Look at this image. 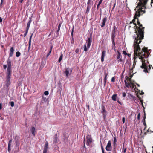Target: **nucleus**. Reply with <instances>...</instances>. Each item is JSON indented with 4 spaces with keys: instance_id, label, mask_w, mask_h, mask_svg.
I'll use <instances>...</instances> for the list:
<instances>
[{
    "instance_id": "34",
    "label": "nucleus",
    "mask_w": 153,
    "mask_h": 153,
    "mask_svg": "<svg viewBox=\"0 0 153 153\" xmlns=\"http://www.w3.org/2000/svg\"><path fill=\"white\" fill-rule=\"evenodd\" d=\"M137 97L140 100V101L141 102V103L143 104V100L141 99V98L140 97H139L138 96H137Z\"/></svg>"
},
{
    "instance_id": "31",
    "label": "nucleus",
    "mask_w": 153,
    "mask_h": 153,
    "mask_svg": "<svg viewBox=\"0 0 153 153\" xmlns=\"http://www.w3.org/2000/svg\"><path fill=\"white\" fill-rule=\"evenodd\" d=\"M101 147L102 153H105L104 148H103L102 145L101 143Z\"/></svg>"
},
{
    "instance_id": "35",
    "label": "nucleus",
    "mask_w": 153,
    "mask_h": 153,
    "mask_svg": "<svg viewBox=\"0 0 153 153\" xmlns=\"http://www.w3.org/2000/svg\"><path fill=\"white\" fill-rule=\"evenodd\" d=\"M88 48H87L86 45H84V50L85 51H86L87 50Z\"/></svg>"
},
{
    "instance_id": "8",
    "label": "nucleus",
    "mask_w": 153,
    "mask_h": 153,
    "mask_svg": "<svg viewBox=\"0 0 153 153\" xmlns=\"http://www.w3.org/2000/svg\"><path fill=\"white\" fill-rule=\"evenodd\" d=\"M101 108L102 111H101V112L103 115V117L105 118L106 117V108L105 106L103 105H102Z\"/></svg>"
},
{
    "instance_id": "12",
    "label": "nucleus",
    "mask_w": 153,
    "mask_h": 153,
    "mask_svg": "<svg viewBox=\"0 0 153 153\" xmlns=\"http://www.w3.org/2000/svg\"><path fill=\"white\" fill-rule=\"evenodd\" d=\"M53 144H56V143L58 142L59 139L58 138L57 135L56 134L53 136Z\"/></svg>"
},
{
    "instance_id": "36",
    "label": "nucleus",
    "mask_w": 153,
    "mask_h": 153,
    "mask_svg": "<svg viewBox=\"0 0 153 153\" xmlns=\"http://www.w3.org/2000/svg\"><path fill=\"white\" fill-rule=\"evenodd\" d=\"M140 113H139L137 116V119L138 120H140Z\"/></svg>"
},
{
    "instance_id": "25",
    "label": "nucleus",
    "mask_w": 153,
    "mask_h": 153,
    "mask_svg": "<svg viewBox=\"0 0 153 153\" xmlns=\"http://www.w3.org/2000/svg\"><path fill=\"white\" fill-rule=\"evenodd\" d=\"M102 1H103V0H100L98 4L97 5V10L98 9L99 6L102 3Z\"/></svg>"
},
{
    "instance_id": "61",
    "label": "nucleus",
    "mask_w": 153,
    "mask_h": 153,
    "mask_svg": "<svg viewBox=\"0 0 153 153\" xmlns=\"http://www.w3.org/2000/svg\"><path fill=\"white\" fill-rule=\"evenodd\" d=\"M2 19L1 17H0V22L1 23L2 22Z\"/></svg>"
},
{
    "instance_id": "26",
    "label": "nucleus",
    "mask_w": 153,
    "mask_h": 153,
    "mask_svg": "<svg viewBox=\"0 0 153 153\" xmlns=\"http://www.w3.org/2000/svg\"><path fill=\"white\" fill-rule=\"evenodd\" d=\"M104 86H105V85H106V82L107 81V77H105L104 78Z\"/></svg>"
},
{
    "instance_id": "46",
    "label": "nucleus",
    "mask_w": 153,
    "mask_h": 153,
    "mask_svg": "<svg viewBox=\"0 0 153 153\" xmlns=\"http://www.w3.org/2000/svg\"><path fill=\"white\" fill-rule=\"evenodd\" d=\"M51 51H49V52L48 53L47 55V57H48L49 56V55L51 54Z\"/></svg>"
},
{
    "instance_id": "56",
    "label": "nucleus",
    "mask_w": 153,
    "mask_h": 153,
    "mask_svg": "<svg viewBox=\"0 0 153 153\" xmlns=\"http://www.w3.org/2000/svg\"><path fill=\"white\" fill-rule=\"evenodd\" d=\"M134 74H133L132 75H130V76L129 77L131 79L133 76V75H134Z\"/></svg>"
},
{
    "instance_id": "50",
    "label": "nucleus",
    "mask_w": 153,
    "mask_h": 153,
    "mask_svg": "<svg viewBox=\"0 0 153 153\" xmlns=\"http://www.w3.org/2000/svg\"><path fill=\"white\" fill-rule=\"evenodd\" d=\"M122 95L123 97H125L126 96V93L123 92L122 93Z\"/></svg>"
},
{
    "instance_id": "37",
    "label": "nucleus",
    "mask_w": 153,
    "mask_h": 153,
    "mask_svg": "<svg viewBox=\"0 0 153 153\" xmlns=\"http://www.w3.org/2000/svg\"><path fill=\"white\" fill-rule=\"evenodd\" d=\"M111 81V82H114L115 81V78L114 76L112 77Z\"/></svg>"
},
{
    "instance_id": "64",
    "label": "nucleus",
    "mask_w": 153,
    "mask_h": 153,
    "mask_svg": "<svg viewBox=\"0 0 153 153\" xmlns=\"http://www.w3.org/2000/svg\"><path fill=\"white\" fill-rule=\"evenodd\" d=\"M113 144L114 146H115L116 145V142H113Z\"/></svg>"
},
{
    "instance_id": "57",
    "label": "nucleus",
    "mask_w": 153,
    "mask_h": 153,
    "mask_svg": "<svg viewBox=\"0 0 153 153\" xmlns=\"http://www.w3.org/2000/svg\"><path fill=\"white\" fill-rule=\"evenodd\" d=\"M4 68V69H6L7 68V65H4L3 66Z\"/></svg>"
},
{
    "instance_id": "63",
    "label": "nucleus",
    "mask_w": 153,
    "mask_h": 153,
    "mask_svg": "<svg viewBox=\"0 0 153 153\" xmlns=\"http://www.w3.org/2000/svg\"><path fill=\"white\" fill-rule=\"evenodd\" d=\"M24 0H19V2L21 3H22V2Z\"/></svg>"
},
{
    "instance_id": "43",
    "label": "nucleus",
    "mask_w": 153,
    "mask_h": 153,
    "mask_svg": "<svg viewBox=\"0 0 153 153\" xmlns=\"http://www.w3.org/2000/svg\"><path fill=\"white\" fill-rule=\"evenodd\" d=\"M126 148H123V153H126Z\"/></svg>"
},
{
    "instance_id": "19",
    "label": "nucleus",
    "mask_w": 153,
    "mask_h": 153,
    "mask_svg": "<svg viewBox=\"0 0 153 153\" xmlns=\"http://www.w3.org/2000/svg\"><path fill=\"white\" fill-rule=\"evenodd\" d=\"M117 96V95L116 94H114L112 96V99L114 101H116Z\"/></svg>"
},
{
    "instance_id": "48",
    "label": "nucleus",
    "mask_w": 153,
    "mask_h": 153,
    "mask_svg": "<svg viewBox=\"0 0 153 153\" xmlns=\"http://www.w3.org/2000/svg\"><path fill=\"white\" fill-rule=\"evenodd\" d=\"M132 70H133V69H130V71L129 72V74L130 75H131V73H132L133 72Z\"/></svg>"
},
{
    "instance_id": "7",
    "label": "nucleus",
    "mask_w": 153,
    "mask_h": 153,
    "mask_svg": "<svg viewBox=\"0 0 153 153\" xmlns=\"http://www.w3.org/2000/svg\"><path fill=\"white\" fill-rule=\"evenodd\" d=\"M87 43V47L88 48H89L92 43V37L90 36L86 42Z\"/></svg>"
},
{
    "instance_id": "38",
    "label": "nucleus",
    "mask_w": 153,
    "mask_h": 153,
    "mask_svg": "<svg viewBox=\"0 0 153 153\" xmlns=\"http://www.w3.org/2000/svg\"><path fill=\"white\" fill-rule=\"evenodd\" d=\"M10 105L12 107H13L14 105V103L12 101L10 102Z\"/></svg>"
},
{
    "instance_id": "4",
    "label": "nucleus",
    "mask_w": 153,
    "mask_h": 153,
    "mask_svg": "<svg viewBox=\"0 0 153 153\" xmlns=\"http://www.w3.org/2000/svg\"><path fill=\"white\" fill-rule=\"evenodd\" d=\"M11 75V73H9L7 72L6 76V86L7 87H8L11 84L10 78Z\"/></svg>"
},
{
    "instance_id": "24",
    "label": "nucleus",
    "mask_w": 153,
    "mask_h": 153,
    "mask_svg": "<svg viewBox=\"0 0 153 153\" xmlns=\"http://www.w3.org/2000/svg\"><path fill=\"white\" fill-rule=\"evenodd\" d=\"M130 98L131 99V100H136V97L133 95L130 94Z\"/></svg>"
},
{
    "instance_id": "33",
    "label": "nucleus",
    "mask_w": 153,
    "mask_h": 153,
    "mask_svg": "<svg viewBox=\"0 0 153 153\" xmlns=\"http://www.w3.org/2000/svg\"><path fill=\"white\" fill-rule=\"evenodd\" d=\"M28 30H26V32H25V34H24L23 35V36L24 37H25L26 35H27V33L28 32Z\"/></svg>"
},
{
    "instance_id": "2",
    "label": "nucleus",
    "mask_w": 153,
    "mask_h": 153,
    "mask_svg": "<svg viewBox=\"0 0 153 153\" xmlns=\"http://www.w3.org/2000/svg\"><path fill=\"white\" fill-rule=\"evenodd\" d=\"M148 0H139V3L136 6V10L134 16V18L132 20V21L130 22L129 24L133 23L135 25L134 27L136 26V23L135 22V20H137L138 17H139L141 15L145 13V9L146 8V5L147 4Z\"/></svg>"
},
{
    "instance_id": "58",
    "label": "nucleus",
    "mask_w": 153,
    "mask_h": 153,
    "mask_svg": "<svg viewBox=\"0 0 153 153\" xmlns=\"http://www.w3.org/2000/svg\"><path fill=\"white\" fill-rule=\"evenodd\" d=\"M114 142H117V139L115 137H114Z\"/></svg>"
},
{
    "instance_id": "45",
    "label": "nucleus",
    "mask_w": 153,
    "mask_h": 153,
    "mask_svg": "<svg viewBox=\"0 0 153 153\" xmlns=\"http://www.w3.org/2000/svg\"><path fill=\"white\" fill-rule=\"evenodd\" d=\"M126 80L128 81L129 82L131 81V79H130V78H129V77H126Z\"/></svg>"
},
{
    "instance_id": "1",
    "label": "nucleus",
    "mask_w": 153,
    "mask_h": 153,
    "mask_svg": "<svg viewBox=\"0 0 153 153\" xmlns=\"http://www.w3.org/2000/svg\"><path fill=\"white\" fill-rule=\"evenodd\" d=\"M150 54L147 47H144L141 50L139 45H134V55L136 56H139V59L141 60L142 65L141 68H144L143 71L149 72L148 66L146 65L145 58H147Z\"/></svg>"
},
{
    "instance_id": "27",
    "label": "nucleus",
    "mask_w": 153,
    "mask_h": 153,
    "mask_svg": "<svg viewBox=\"0 0 153 153\" xmlns=\"http://www.w3.org/2000/svg\"><path fill=\"white\" fill-rule=\"evenodd\" d=\"M116 28L115 26L114 27V29L113 30L112 32V34L115 35L116 34V31L115 29Z\"/></svg>"
},
{
    "instance_id": "32",
    "label": "nucleus",
    "mask_w": 153,
    "mask_h": 153,
    "mask_svg": "<svg viewBox=\"0 0 153 153\" xmlns=\"http://www.w3.org/2000/svg\"><path fill=\"white\" fill-rule=\"evenodd\" d=\"M149 132H151V130H150L149 128L148 129V130L146 131V132L144 133L145 135H147L148 133Z\"/></svg>"
},
{
    "instance_id": "44",
    "label": "nucleus",
    "mask_w": 153,
    "mask_h": 153,
    "mask_svg": "<svg viewBox=\"0 0 153 153\" xmlns=\"http://www.w3.org/2000/svg\"><path fill=\"white\" fill-rule=\"evenodd\" d=\"M44 94L45 95H48L49 94V93H48V91H45L44 92Z\"/></svg>"
},
{
    "instance_id": "9",
    "label": "nucleus",
    "mask_w": 153,
    "mask_h": 153,
    "mask_svg": "<svg viewBox=\"0 0 153 153\" xmlns=\"http://www.w3.org/2000/svg\"><path fill=\"white\" fill-rule=\"evenodd\" d=\"M118 54L117 56V61L119 62H122L123 61L122 59V57L120 54V53L119 52V51H117Z\"/></svg>"
},
{
    "instance_id": "13",
    "label": "nucleus",
    "mask_w": 153,
    "mask_h": 153,
    "mask_svg": "<svg viewBox=\"0 0 153 153\" xmlns=\"http://www.w3.org/2000/svg\"><path fill=\"white\" fill-rule=\"evenodd\" d=\"M87 139V145H89L92 142V139L90 137H88Z\"/></svg>"
},
{
    "instance_id": "16",
    "label": "nucleus",
    "mask_w": 153,
    "mask_h": 153,
    "mask_svg": "<svg viewBox=\"0 0 153 153\" xmlns=\"http://www.w3.org/2000/svg\"><path fill=\"white\" fill-rule=\"evenodd\" d=\"M35 130L36 129L34 126H32L31 127L30 131L32 134L34 136L35 135Z\"/></svg>"
},
{
    "instance_id": "55",
    "label": "nucleus",
    "mask_w": 153,
    "mask_h": 153,
    "mask_svg": "<svg viewBox=\"0 0 153 153\" xmlns=\"http://www.w3.org/2000/svg\"><path fill=\"white\" fill-rule=\"evenodd\" d=\"M117 102L119 103L120 104V105H122V103L120 102V101L119 100H117Z\"/></svg>"
},
{
    "instance_id": "11",
    "label": "nucleus",
    "mask_w": 153,
    "mask_h": 153,
    "mask_svg": "<svg viewBox=\"0 0 153 153\" xmlns=\"http://www.w3.org/2000/svg\"><path fill=\"white\" fill-rule=\"evenodd\" d=\"M106 55V51L105 50L102 51L101 56V61L102 62H104V58Z\"/></svg>"
},
{
    "instance_id": "53",
    "label": "nucleus",
    "mask_w": 153,
    "mask_h": 153,
    "mask_svg": "<svg viewBox=\"0 0 153 153\" xmlns=\"http://www.w3.org/2000/svg\"><path fill=\"white\" fill-rule=\"evenodd\" d=\"M79 50L78 49H77L76 50L75 52L76 53H78L79 52Z\"/></svg>"
},
{
    "instance_id": "30",
    "label": "nucleus",
    "mask_w": 153,
    "mask_h": 153,
    "mask_svg": "<svg viewBox=\"0 0 153 153\" xmlns=\"http://www.w3.org/2000/svg\"><path fill=\"white\" fill-rule=\"evenodd\" d=\"M144 111V117L142 120V122H143L145 121V119L146 118V114L145 113V111Z\"/></svg>"
},
{
    "instance_id": "23",
    "label": "nucleus",
    "mask_w": 153,
    "mask_h": 153,
    "mask_svg": "<svg viewBox=\"0 0 153 153\" xmlns=\"http://www.w3.org/2000/svg\"><path fill=\"white\" fill-rule=\"evenodd\" d=\"M61 25V23H59V25L58 26V29L57 30L56 32V34H57V35H59V30H60V27Z\"/></svg>"
},
{
    "instance_id": "54",
    "label": "nucleus",
    "mask_w": 153,
    "mask_h": 153,
    "mask_svg": "<svg viewBox=\"0 0 153 153\" xmlns=\"http://www.w3.org/2000/svg\"><path fill=\"white\" fill-rule=\"evenodd\" d=\"M53 48V46L51 45L50 47V51H51V52Z\"/></svg>"
},
{
    "instance_id": "29",
    "label": "nucleus",
    "mask_w": 153,
    "mask_h": 153,
    "mask_svg": "<svg viewBox=\"0 0 153 153\" xmlns=\"http://www.w3.org/2000/svg\"><path fill=\"white\" fill-rule=\"evenodd\" d=\"M20 55H21V53L17 51L16 53V57H19Z\"/></svg>"
},
{
    "instance_id": "3",
    "label": "nucleus",
    "mask_w": 153,
    "mask_h": 153,
    "mask_svg": "<svg viewBox=\"0 0 153 153\" xmlns=\"http://www.w3.org/2000/svg\"><path fill=\"white\" fill-rule=\"evenodd\" d=\"M137 24L139 26L136 25V28L135 33L136 34L137 37L135 38L134 40V45H139V44L142 42L144 37V27H143V25L140 24L138 18L137 21Z\"/></svg>"
},
{
    "instance_id": "62",
    "label": "nucleus",
    "mask_w": 153,
    "mask_h": 153,
    "mask_svg": "<svg viewBox=\"0 0 153 153\" xmlns=\"http://www.w3.org/2000/svg\"><path fill=\"white\" fill-rule=\"evenodd\" d=\"M88 5H88V6H87V11L88 10H89V8L88 7Z\"/></svg>"
},
{
    "instance_id": "14",
    "label": "nucleus",
    "mask_w": 153,
    "mask_h": 153,
    "mask_svg": "<svg viewBox=\"0 0 153 153\" xmlns=\"http://www.w3.org/2000/svg\"><path fill=\"white\" fill-rule=\"evenodd\" d=\"M15 51L13 47L11 48L10 49V53L9 54V56L10 57H12L13 55V54Z\"/></svg>"
},
{
    "instance_id": "10",
    "label": "nucleus",
    "mask_w": 153,
    "mask_h": 153,
    "mask_svg": "<svg viewBox=\"0 0 153 153\" xmlns=\"http://www.w3.org/2000/svg\"><path fill=\"white\" fill-rule=\"evenodd\" d=\"M48 149V142L46 141L45 143V144L43 149V153H47V152Z\"/></svg>"
},
{
    "instance_id": "21",
    "label": "nucleus",
    "mask_w": 153,
    "mask_h": 153,
    "mask_svg": "<svg viewBox=\"0 0 153 153\" xmlns=\"http://www.w3.org/2000/svg\"><path fill=\"white\" fill-rule=\"evenodd\" d=\"M125 82V84L126 87L127 88H129V87L130 86V87H131V86H130V83H129V82H127V81H126V80H125L124 81Z\"/></svg>"
},
{
    "instance_id": "18",
    "label": "nucleus",
    "mask_w": 153,
    "mask_h": 153,
    "mask_svg": "<svg viewBox=\"0 0 153 153\" xmlns=\"http://www.w3.org/2000/svg\"><path fill=\"white\" fill-rule=\"evenodd\" d=\"M32 35H33V34H32L29 38V47H28V51H29V50H30V46L31 45V38H32Z\"/></svg>"
},
{
    "instance_id": "42",
    "label": "nucleus",
    "mask_w": 153,
    "mask_h": 153,
    "mask_svg": "<svg viewBox=\"0 0 153 153\" xmlns=\"http://www.w3.org/2000/svg\"><path fill=\"white\" fill-rule=\"evenodd\" d=\"M115 35L112 34L111 39L112 40H114V38Z\"/></svg>"
},
{
    "instance_id": "59",
    "label": "nucleus",
    "mask_w": 153,
    "mask_h": 153,
    "mask_svg": "<svg viewBox=\"0 0 153 153\" xmlns=\"http://www.w3.org/2000/svg\"><path fill=\"white\" fill-rule=\"evenodd\" d=\"M2 103H0V110H1L2 108Z\"/></svg>"
},
{
    "instance_id": "41",
    "label": "nucleus",
    "mask_w": 153,
    "mask_h": 153,
    "mask_svg": "<svg viewBox=\"0 0 153 153\" xmlns=\"http://www.w3.org/2000/svg\"><path fill=\"white\" fill-rule=\"evenodd\" d=\"M143 124L145 126V127L144 128V130H145L146 128V121H144V122H143Z\"/></svg>"
},
{
    "instance_id": "5",
    "label": "nucleus",
    "mask_w": 153,
    "mask_h": 153,
    "mask_svg": "<svg viewBox=\"0 0 153 153\" xmlns=\"http://www.w3.org/2000/svg\"><path fill=\"white\" fill-rule=\"evenodd\" d=\"M12 61L11 60L9 59V57L8 59L7 64L8 66V67L7 69V72L9 73L11 72V65Z\"/></svg>"
},
{
    "instance_id": "51",
    "label": "nucleus",
    "mask_w": 153,
    "mask_h": 153,
    "mask_svg": "<svg viewBox=\"0 0 153 153\" xmlns=\"http://www.w3.org/2000/svg\"><path fill=\"white\" fill-rule=\"evenodd\" d=\"M92 1V0H88V1L87 2V4L88 5L90 4V2Z\"/></svg>"
},
{
    "instance_id": "20",
    "label": "nucleus",
    "mask_w": 153,
    "mask_h": 153,
    "mask_svg": "<svg viewBox=\"0 0 153 153\" xmlns=\"http://www.w3.org/2000/svg\"><path fill=\"white\" fill-rule=\"evenodd\" d=\"M32 20L31 19H30V20L28 21L27 23V27L26 28V30H29V28L30 27V23L31 22Z\"/></svg>"
},
{
    "instance_id": "47",
    "label": "nucleus",
    "mask_w": 153,
    "mask_h": 153,
    "mask_svg": "<svg viewBox=\"0 0 153 153\" xmlns=\"http://www.w3.org/2000/svg\"><path fill=\"white\" fill-rule=\"evenodd\" d=\"M125 117H123V118H122L123 123H124L125 122Z\"/></svg>"
},
{
    "instance_id": "22",
    "label": "nucleus",
    "mask_w": 153,
    "mask_h": 153,
    "mask_svg": "<svg viewBox=\"0 0 153 153\" xmlns=\"http://www.w3.org/2000/svg\"><path fill=\"white\" fill-rule=\"evenodd\" d=\"M65 74L66 76L67 77H68L69 74V68H68L65 71Z\"/></svg>"
},
{
    "instance_id": "40",
    "label": "nucleus",
    "mask_w": 153,
    "mask_h": 153,
    "mask_svg": "<svg viewBox=\"0 0 153 153\" xmlns=\"http://www.w3.org/2000/svg\"><path fill=\"white\" fill-rule=\"evenodd\" d=\"M123 53L125 55H127L128 56L129 55V54H127L126 52V51H123Z\"/></svg>"
},
{
    "instance_id": "60",
    "label": "nucleus",
    "mask_w": 153,
    "mask_h": 153,
    "mask_svg": "<svg viewBox=\"0 0 153 153\" xmlns=\"http://www.w3.org/2000/svg\"><path fill=\"white\" fill-rule=\"evenodd\" d=\"M84 147H85V137H84Z\"/></svg>"
},
{
    "instance_id": "15",
    "label": "nucleus",
    "mask_w": 153,
    "mask_h": 153,
    "mask_svg": "<svg viewBox=\"0 0 153 153\" xmlns=\"http://www.w3.org/2000/svg\"><path fill=\"white\" fill-rule=\"evenodd\" d=\"M107 19V17H104L103 18V20H102V25H101V27H104L105 25V23L106 22V20Z\"/></svg>"
},
{
    "instance_id": "39",
    "label": "nucleus",
    "mask_w": 153,
    "mask_h": 153,
    "mask_svg": "<svg viewBox=\"0 0 153 153\" xmlns=\"http://www.w3.org/2000/svg\"><path fill=\"white\" fill-rule=\"evenodd\" d=\"M112 46L114 47L115 46L114 40H112Z\"/></svg>"
},
{
    "instance_id": "52",
    "label": "nucleus",
    "mask_w": 153,
    "mask_h": 153,
    "mask_svg": "<svg viewBox=\"0 0 153 153\" xmlns=\"http://www.w3.org/2000/svg\"><path fill=\"white\" fill-rule=\"evenodd\" d=\"M115 5H116V1H115V3H114V6H113V7L112 8V10H113L114 9V7H115Z\"/></svg>"
},
{
    "instance_id": "28",
    "label": "nucleus",
    "mask_w": 153,
    "mask_h": 153,
    "mask_svg": "<svg viewBox=\"0 0 153 153\" xmlns=\"http://www.w3.org/2000/svg\"><path fill=\"white\" fill-rule=\"evenodd\" d=\"M63 54H61L60 56L59 57V59L58 60V62H61V61L62 60V59L63 57Z\"/></svg>"
},
{
    "instance_id": "49",
    "label": "nucleus",
    "mask_w": 153,
    "mask_h": 153,
    "mask_svg": "<svg viewBox=\"0 0 153 153\" xmlns=\"http://www.w3.org/2000/svg\"><path fill=\"white\" fill-rule=\"evenodd\" d=\"M104 74L105 75V77H107L108 75V73H107L106 72H104Z\"/></svg>"
},
{
    "instance_id": "6",
    "label": "nucleus",
    "mask_w": 153,
    "mask_h": 153,
    "mask_svg": "<svg viewBox=\"0 0 153 153\" xmlns=\"http://www.w3.org/2000/svg\"><path fill=\"white\" fill-rule=\"evenodd\" d=\"M111 141H109L106 146V149L107 151H111L112 150V147L111 146Z\"/></svg>"
},
{
    "instance_id": "17",
    "label": "nucleus",
    "mask_w": 153,
    "mask_h": 153,
    "mask_svg": "<svg viewBox=\"0 0 153 153\" xmlns=\"http://www.w3.org/2000/svg\"><path fill=\"white\" fill-rule=\"evenodd\" d=\"M12 139H10V140L8 144V151L9 152L10 151L11 149L10 148L11 146V145L12 143Z\"/></svg>"
}]
</instances>
